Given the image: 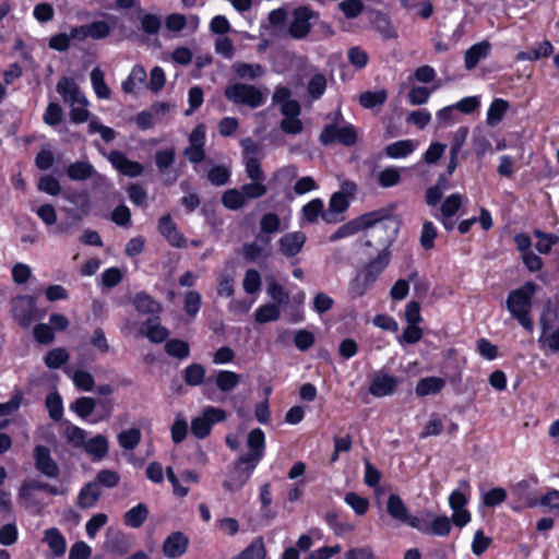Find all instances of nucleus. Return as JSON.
Wrapping results in <instances>:
<instances>
[{
  "mask_svg": "<svg viewBox=\"0 0 559 559\" xmlns=\"http://www.w3.org/2000/svg\"><path fill=\"white\" fill-rule=\"evenodd\" d=\"M368 227H374V233L384 230L386 237L382 243L388 245L394 240L399 230L397 223L391 218L388 210L380 209L358 216L342 226H340L331 236L330 241L334 242L343 238L350 237Z\"/></svg>",
  "mask_w": 559,
  "mask_h": 559,
  "instance_id": "obj_1",
  "label": "nucleus"
},
{
  "mask_svg": "<svg viewBox=\"0 0 559 559\" xmlns=\"http://www.w3.org/2000/svg\"><path fill=\"white\" fill-rule=\"evenodd\" d=\"M536 289L535 283L526 282L521 287L511 290L506 301L507 309L511 316L528 332H532L534 329V322L530 313Z\"/></svg>",
  "mask_w": 559,
  "mask_h": 559,
  "instance_id": "obj_2",
  "label": "nucleus"
},
{
  "mask_svg": "<svg viewBox=\"0 0 559 559\" xmlns=\"http://www.w3.org/2000/svg\"><path fill=\"white\" fill-rule=\"evenodd\" d=\"M319 140L325 146L335 143L353 146L358 141V131L354 124L344 121L342 114L337 111L334 120L322 129Z\"/></svg>",
  "mask_w": 559,
  "mask_h": 559,
  "instance_id": "obj_3",
  "label": "nucleus"
},
{
  "mask_svg": "<svg viewBox=\"0 0 559 559\" xmlns=\"http://www.w3.org/2000/svg\"><path fill=\"white\" fill-rule=\"evenodd\" d=\"M225 97L236 105H245L252 109L262 106L266 100V96L261 90L243 83L227 86Z\"/></svg>",
  "mask_w": 559,
  "mask_h": 559,
  "instance_id": "obj_4",
  "label": "nucleus"
},
{
  "mask_svg": "<svg viewBox=\"0 0 559 559\" xmlns=\"http://www.w3.org/2000/svg\"><path fill=\"white\" fill-rule=\"evenodd\" d=\"M537 484V477L531 476L510 486L511 495L514 498V503L511 506L513 511L519 512L524 508H535L538 506L537 498L534 495V488Z\"/></svg>",
  "mask_w": 559,
  "mask_h": 559,
  "instance_id": "obj_5",
  "label": "nucleus"
},
{
  "mask_svg": "<svg viewBox=\"0 0 559 559\" xmlns=\"http://www.w3.org/2000/svg\"><path fill=\"white\" fill-rule=\"evenodd\" d=\"M11 314L13 320L22 328H29L37 317L36 300L28 295L16 296L11 299Z\"/></svg>",
  "mask_w": 559,
  "mask_h": 559,
  "instance_id": "obj_6",
  "label": "nucleus"
},
{
  "mask_svg": "<svg viewBox=\"0 0 559 559\" xmlns=\"http://www.w3.org/2000/svg\"><path fill=\"white\" fill-rule=\"evenodd\" d=\"M226 413L222 408L207 406L203 409L201 416L191 421V431L198 439H204L212 430V426L216 423L224 421Z\"/></svg>",
  "mask_w": 559,
  "mask_h": 559,
  "instance_id": "obj_7",
  "label": "nucleus"
},
{
  "mask_svg": "<svg viewBox=\"0 0 559 559\" xmlns=\"http://www.w3.org/2000/svg\"><path fill=\"white\" fill-rule=\"evenodd\" d=\"M257 466L243 456H240L229 473L228 478L224 481L223 487L228 491L240 489L250 479Z\"/></svg>",
  "mask_w": 559,
  "mask_h": 559,
  "instance_id": "obj_8",
  "label": "nucleus"
},
{
  "mask_svg": "<svg viewBox=\"0 0 559 559\" xmlns=\"http://www.w3.org/2000/svg\"><path fill=\"white\" fill-rule=\"evenodd\" d=\"M206 128L198 124L189 135V145L183 150V155L192 164H200L205 159Z\"/></svg>",
  "mask_w": 559,
  "mask_h": 559,
  "instance_id": "obj_9",
  "label": "nucleus"
},
{
  "mask_svg": "<svg viewBox=\"0 0 559 559\" xmlns=\"http://www.w3.org/2000/svg\"><path fill=\"white\" fill-rule=\"evenodd\" d=\"M314 12L308 7H298L293 11V17L288 26V34L295 39L307 37L311 29L310 21Z\"/></svg>",
  "mask_w": 559,
  "mask_h": 559,
  "instance_id": "obj_10",
  "label": "nucleus"
},
{
  "mask_svg": "<svg viewBox=\"0 0 559 559\" xmlns=\"http://www.w3.org/2000/svg\"><path fill=\"white\" fill-rule=\"evenodd\" d=\"M400 383L401 379L399 377L378 371L372 376L369 392L376 397L392 395Z\"/></svg>",
  "mask_w": 559,
  "mask_h": 559,
  "instance_id": "obj_11",
  "label": "nucleus"
},
{
  "mask_svg": "<svg viewBox=\"0 0 559 559\" xmlns=\"http://www.w3.org/2000/svg\"><path fill=\"white\" fill-rule=\"evenodd\" d=\"M109 163L123 176L130 178L140 177L144 167L141 163L129 159L124 153L120 151H112L106 155Z\"/></svg>",
  "mask_w": 559,
  "mask_h": 559,
  "instance_id": "obj_12",
  "label": "nucleus"
},
{
  "mask_svg": "<svg viewBox=\"0 0 559 559\" xmlns=\"http://www.w3.org/2000/svg\"><path fill=\"white\" fill-rule=\"evenodd\" d=\"M249 452L242 455L249 462L258 465L264 456L265 436L260 428L252 429L247 437Z\"/></svg>",
  "mask_w": 559,
  "mask_h": 559,
  "instance_id": "obj_13",
  "label": "nucleus"
},
{
  "mask_svg": "<svg viewBox=\"0 0 559 559\" xmlns=\"http://www.w3.org/2000/svg\"><path fill=\"white\" fill-rule=\"evenodd\" d=\"M158 231L166 238L170 246L185 248L187 239L178 230L177 225L169 214L163 215L158 221Z\"/></svg>",
  "mask_w": 559,
  "mask_h": 559,
  "instance_id": "obj_14",
  "label": "nucleus"
},
{
  "mask_svg": "<svg viewBox=\"0 0 559 559\" xmlns=\"http://www.w3.org/2000/svg\"><path fill=\"white\" fill-rule=\"evenodd\" d=\"M307 237L302 231L287 233L278 240L280 251L286 258H293L301 252Z\"/></svg>",
  "mask_w": 559,
  "mask_h": 559,
  "instance_id": "obj_15",
  "label": "nucleus"
},
{
  "mask_svg": "<svg viewBox=\"0 0 559 559\" xmlns=\"http://www.w3.org/2000/svg\"><path fill=\"white\" fill-rule=\"evenodd\" d=\"M189 539L181 532L171 533L163 544L165 557L175 559L181 557L188 549Z\"/></svg>",
  "mask_w": 559,
  "mask_h": 559,
  "instance_id": "obj_16",
  "label": "nucleus"
},
{
  "mask_svg": "<svg viewBox=\"0 0 559 559\" xmlns=\"http://www.w3.org/2000/svg\"><path fill=\"white\" fill-rule=\"evenodd\" d=\"M35 463L36 468L49 478H56L59 475V467L51 459L50 451L45 445H37L35 448Z\"/></svg>",
  "mask_w": 559,
  "mask_h": 559,
  "instance_id": "obj_17",
  "label": "nucleus"
},
{
  "mask_svg": "<svg viewBox=\"0 0 559 559\" xmlns=\"http://www.w3.org/2000/svg\"><path fill=\"white\" fill-rule=\"evenodd\" d=\"M281 230V218L275 213H266L260 219V230L257 235L259 240L264 246L271 242V235H274Z\"/></svg>",
  "mask_w": 559,
  "mask_h": 559,
  "instance_id": "obj_18",
  "label": "nucleus"
},
{
  "mask_svg": "<svg viewBox=\"0 0 559 559\" xmlns=\"http://www.w3.org/2000/svg\"><path fill=\"white\" fill-rule=\"evenodd\" d=\"M57 92L61 95L64 103L67 104L85 103V96L80 91L73 79L66 76L61 78L57 83Z\"/></svg>",
  "mask_w": 559,
  "mask_h": 559,
  "instance_id": "obj_19",
  "label": "nucleus"
},
{
  "mask_svg": "<svg viewBox=\"0 0 559 559\" xmlns=\"http://www.w3.org/2000/svg\"><path fill=\"white\" fill-rule=\"evenodd\" d=\"M43 543L48 546L55 557H62L67 551V540L57 527H50L44 532Z\"/></svg>",
  "mask_w": 559,
  "mask_h": 559,
  "instance_id": "obj_20",
  "label": "nucleus"
},
{
  "mask_svg": "<svg viewBox=\"0 0 559 559\" xmlns=\"http://www.w3.org/2000/svg\"><path fill=\"white\" fill-rule=\"evenodd\" d=\"M348 206L349 201L344 191L333 193L329 202V211L323 214V219L328 223L336 222V215L345 212Z\"/></svg>",
  "mask_w": 559,
  "mask_h": 559,
  "instance_id": "obj_21",
  "label": "nucleus"
},
{
  "mask_svg": "<svg viewBox=\"0 0 559 559\" xmlns=\"http://www.w3.org/2000/svg\"><path fill=\"white\" fill-rule=\"evenodd\" d=\"M102 496L98 483L90 481L84 485L78 496V507L81 509L93 508Z\"/></svg>",
  "mask_w": 559,
  "mask_h": 559,
  "instance_id": "obj_22",
  "label": "nucleus"
},
{
  "mask_svg": "<svg viewBox=\"0 0 559 559\" xmlns=\"http://www.w3.org/2000/svg\"><path fill=\"white\" fill-rule=\"evenodd\" d=\"M555 48L549 40H544L536 44L527 51H520L516 53V61H537L542 58H547L554 52Z\"/></svg>",
  "mask_w": 559,
  "mask_h": 559,
  "instance_id": "obj_23",
  "label": "nucleus"
},
{
  "mask_svg": "<svg viewBox=\"0 0 559 559\" xmlns=\"http://www.w3.org/2000/svg\"><path fill=\"white\" fill-rule=\"evenodd\" d=\"M417 148V142L411 139L400 140L385 146L386 157L393 159L405 158Z\"/></svg>",
  "mask_w": 559,
  "mask_h": 559,
  "instance_id": "obj_24",
  "label": "nucleus"
},
{
  "mask_svg": "<svg viewBox=\"0 0 559 559\" xmlns=\"http://www.w3.org/2000/svg\"><path fill=\"white\" fill-rule=\"evenodd\" d=\"M509 108L510 104L508 100L503 98H495L488 107L486 114V123L489 127L495 128L503 120Z\"/></svg>",
  "mask_w": 559,
  "mask_h": 559,
  "instance_id": "obj_25",
  "label": "nucleus"
},
{
  "mask_svg": "<svg viewBox=\"0 0 559 559\" xmlns=\"http://www.w3.org/2000/svg\"><path fill=\"white\" fill-rule=\"evenodd\" d=\"M490 48H491L490 44L486 40L480 41V43L475 44L472 47H469L466 50L465 56H464L465 68L467 70H472V69L476 68L478 62L480 60L485 59L489 55Z\"/></svg>",
  "mask_w": 559,
  "mask_h": 559,
  "instance_id": "obj_26",
  "label": "nucleus"
},
{
  "mask_svg": "<svg viewBox=\"0 0 559 559\" xmlns=\"http://www.w3.org/2000/svg\"><path fill=\"white\" fill-rule=\"evenodd\" d=\"M445 386V380L439 377L421 378L415 388V393L419 397L438 394Z\"/></svg>",
  "mask_w": 559,
  "mask_h": 559,
  "instance_id": "obj_27",
  "label": "nucleus"
},
{
  "mask_svg": "<svg viewBox=\"0 0 559 559\" xmlns=\"http://www.w3.org/2000/svg\"><path fill=\"white\" fill-rule=\"evenodd\" d=\"M376 283V281L365 271L360 270L350 281L348 292L352 297L357 298L364 296Z\"/></svg>",
  "mask_w": 559,
  "mask_h": 559,
  "instance_id": "obj_28",
  "label": "nucleus"
},
{
  "mask_svg": "<svg viewBox=\"0 0 559 559\" xmlns=\"http://www.w3.org/2000/svg\"><path fill=\"white\" fill-rule=\"evenodd\" d=\"M215 384L223 393L234 391L240 383L241 377L231 370H218L215 376Z\"/></svg>",
  "mask_w": 559,
  "mask_h": 559,
  "instance_id": "obj_29",
  "label": "nucleus"
},
{
  "mask_svg": "<svg viewBox=\"0 0 559 559\" xmlns=\"http://www.w3.org/2000/svg\"><path fill=\"white\" fill-rule=\"evenodd\" d=\"M96 174L94 166L87 160L72 163L67 168V175L71 180L82 181Z\"/></svg>",
  "mask_w": 559,
  "mask_h": 559,
  "instance_id": "obj_30",
  "label": "nucleus"
},
{
  "mask_svg": "<svg viewBox=\"0 0 559 559\" xmlns=\"http://www.w3.org/2000/svg\"><path fill=\"white\" fill-rule=\"evenodd\" d=\"M391 260V252L389 249H382L376 259L370 261L364 269L368 275H370L374 281L378 280L380 274L385 270Z\"/></svg>",
  "mask_w": 559,
  "mask_h": 559,
  "instance_id": "obj_31",
  "label": "nucleus"
},
{
  "mask_svg": "<svg viewBox=\"0 0 559 559\" xmlns=\"http://www.w3.org/2000/svg\"><path fill=\"white\" fill-rule=\"evenodd\" d=\"M143 333L152 343H163L169 336V331L156 319H148L143 324Z\"/></svg>",
  "mask_w": 559,
  "mask_h": 559,
  "instance_id": "obj_32",
  "label": "nucleus"
},
{
  "mask_svg": "<svg viewBox=\"0 0 559 559\" xmlns=\"http://www.w3.org/2000/svg\"><path fill=\"white\" fill-rule=\"evenodd\" d=\"M147 516L148 509L146 504L139 503L124 513L123 521L127 526L139 528L146 521Z\"/></svg>",
  "mask_w": 559,
  "mask_h": 559,
  "instance_id": "obj_33",
  "label": "nucleus"
},
{
  "mask_svg": "<svg viewBox=\"0 0 559 559\" xmlns=\"http://www.w3.org/2000/svg\"><path fill=\"white\" fill-rule=\"evenodd\" d=\"M133 306L139 312L144 314L158 313L162 309L159 302L145 292H140L134 296Z\"/></svg>",
  "mask_w": 559,
  "mask_h": 559,
  "instance_id": "obj_34",
  "label": "nucleus"
},
{
  "mask_svg": "<svg viewBox=\"0 0 559 559\" xmlns=\"http://www.w3.org/2000/svg\"><path fill=\"white\" fill-rule=\"evenodd\" d=\"M84 450L94 460H102L108 453V441L104 436L97 435L85 442Z\"/></svg>",
  "mask_w": 559,
  "mask_h": 559,
  "instance_id": "obj_35",
  "label": "nucleus"
},
{
  "mask_svg": "<svg viewBox=\"0 0 559 559\" xmlns=\"http://www.w3.org/2000/svg\"><path fill=\"white\" fill-rule=\"evenodd\" d=\"M235 73L245 80H255L265 73L264 67L259 63L237 62L234 64Z\"/></svg>",
  "mask_w": 559,
  "mask_h": 559,
  "instance_id": "obj_36",
  "label": "nucleus"
},
{
  "mask_svg": "<svg viewBox=\"0 0 559 559\" xmlns=\"http://www.w3.org/2000/svg\"><path fill=\"white\" fill-rule=\"evenodd\" d=\"M386 511L392 519L400 522L406 520V515L408 514L407 507L405 506L402 498L396 493H391L389 496L386 502Z\"/></svg>",
  "mask_w": 559,
  "mask_h": 559,
  "instance_id": "obj_37",
  "label": "nucleus"
},
{
  "mask_svg": "<svg viewBox=\"0 0 559 559\" xmlns=\"http://www.w3.org/2000/svg\"><path fill=\"white\" fill-rule=\"evenodd\" d=\"M205 368L198 362L190 364L183 370V380L187 385L199 386L205 380Z\"/></svg>",
  "mask_w": 559,
  "mask_h": 559,
  "instance_id": "obj_38",
  "label": "nucleus"
},
{
  "mask_svg": "<svg viewBox=\"0 0 559 559\" xmlns=\"http://www.w3.org/2000/svg\"><path fill=\"white\" fill-rule=\"evenodd\" d=\"M91 83L98 98H110L111 91L105 82L104 72L98 67L94 68L91 72Z\"/></svg>",
  "mask_w": 559,
  "mask_h": 559,
  "instance_id": "obj_39",
  "label": "nucleus"
},
{
  "mask_svg": "<svg viewBox=\"0 0 559 559\" xmlns=\"http://www.w3.org/2000/svg\"><path fill=\"white\" fill-rule=\"evenodd\" d=\"M386 98L388 93L385 90L367 91L360 94L359 104L366 109H371L377 106H382L386 102Z\"/></svg>",
  "mask_w": 559,
  "mask_h": 559,
  "instance_id": "obj_40",
  "label": "nucleus"
},
{
  "mask_svg": "<svg viewBox=\"0 0 559 559\" xmlns=\"http://www.w3.org/2000/svg\"><path fill=\"white\" fill-rule=\"evenodd\" d=\"M176 150L175 147H167L158 150L154 154L155 165L160 175L167 174L168 168L175 163Z\"/></svg>",
  "mask_w": 559,
  "mask_h": 559,
  "instance_id": "obj_41",
  "label": "nucleus"
},
{
  "mask_svg": "<svg viewBox=\"0 0 559 559\" xmlns=\"http://www.w3.org/2000/svg\"><path fill=\"white\" fill-rule=\"evenodd\" d=\"M95 407L96 400L90 396H81L69 406L70 411L82 419H86L94 412Z\"/></svg>",
  "mask_w": 559,
  "mask_h": 559,
  "instance_id": "obj_42",
  "label": "nucleus"
},
{
  "mask_svg": "<svg viewBox=\"0 0 559 559\" xmlns=\"http://www.w3.org/2000/svg\"><path fill=\"white\" fill-rule=\"evenodd\" d=\"M46 408L49 417L55 421H60L63 416V402L58 392H51L46 396Z\"/></svg>",
  "mask_w": 559,
  "mask_h": 559,
  "instance_id": "obj_43",
  "label": "nucleus"
},
{
  "mask_svg": "<svg viewBox=\"0 0 559 559\" xmlns=\"http://www.w3.org/2000/svg\"><path fill=\"white\" fill-rule=\"evenodd\" d=\"M66 373L72 379L74 385L79 390L85 392L93 391L95 386V381L90 372L85 370H75L73 372L67 370Z\"/></svg>",
  "mask_w": 559,
  "mask_h": 559,
  "instance_id": "obj_44",
  "label": "nucleus"
},
{
  "mask_svg": "<svg viewBox=\"0 0 559 559\" xmlns=\"http://www.w3.org/2000/svg\"><path fill=\"white\" fill-rule=\"evenodd\" d=\"M507 490L502 487H495L480 496V503L487 508H495L507 500Z\"/></svg>",
  "mask_w": 559,
  "mask_h": 559,
  "instance_id": "obj_45",
  "label": "nucleus"
},
{
  "mask_svg": "<svg viewBox=\"0 0 559 559\" xmlns=\"http://www.w3.org/2000/svg\"><path fill=\"white\" fill-rule=\"evenodd\" d=\"M439 87V85H435L432 87L428 86H413L407 95L408 102L413 106L424 105L426 104L430 95Z\"/></svg>",
  "mask_w": 559,
  "mask_h": 559,
  "instance_id": "obj_46",
  "label": "nucleus"
},
{
  "mask_svg": "<svg viewBox=\"0 0 559 559\" xmlns=\"http://www.w3.org/2000/svg\"><path fill=\"white\" fill-rule=\"evenodd\" d=\"M222 203L226 209L237 211L246 204V199L241 189H229L224 192Z\"/></svg>",
  "mask_w": 559,
  "mask_h": 559,
  "instance_id": "obj_47",
  "label": "nucleus"
},
{
  "mask_svg": "<svg viewBox=\"0 0 559 559\" xmlns=\"http://www.w3.org/2000/svg\"><path fill=\"white\" fill-rule=\"evenodd\" d=\"M281 316V311L277 305L275 304H266L260 306L254 311L255 321L259 323H267L272 321L278 320Z\"/></svg>",
  "mask_w": 559,
  "mask_h": 559,
  "instance_id": "obj_48",
  "label": "nucleus"
},
{
  "mask_svg": "<svg viewBox=\"0 0 559 559\" xmlns=\"http://www.w3.org/2000/svg\"><path fill=\"white\" fill-rule=\"evenodd\" d=\"M165 352L171 357L186 359L190 355V347L187 342L173 338L166 342Z\"/></svg>",
  "mask_w": 559,
  "mask_h": 559,
  "instance_id": "obj_49",
  "label": "nucleus"
},
{
  "mask_svg": "<svg viewBox=\"0 0 559 559\" xmlns=\"http://www.w3.org/2000/svg\"><path fill=\"white\" fill-rule=\"evenodd\" d=\"M452 523L449 516L439 515L428 523V533L436 536H448L451 532Z\"/></svg>",
  "mask_w": 559,
  "mask_h": 559,
  "instance_id": "obj_50",
  "label": "nucleus"
},
{
  "mask_svg": "<svg viewBox=\"0 0 559 559\" xmlns=\"http://www.w3.org/2000/svg\"><path fill=\"white\" fill-rule=\"evenodd\" d=\"M141 441V431L138 428H130L118 435L119 445L124 450H134Z\"/></svg>",
  "mask_w": 559,
  "mask_h": 559,
  "instance_id": "obj_51",
  "label": "nucleus"
},
{
  "mask_svg": "<svg viewBox=\"0 0 559 559\" xmlns=\"http://www.w3.org/2000/svg\"><path fill=\"white\" fill-rule=\"evenodd\" d=\"M202 305V297L197 290H189L185 294L183 311L190 317L194 318L200 311Z\"/></svg>",
  "mask_w": 559,
  "mask_h": 559,
  "instance_id": "obj_52",
  "label": "nucleus"
},
{
  "mask_svg": "<svg viewBox=\"0 0 559 559\" xmlns=\"http://www.w3.org/2000/svg\"><path fill=\"white\" fill-rule=\"evenodd\" d=\"M540 347L547 348L552 353L559 352V326L550 330L542 331L538 337Z\"/></svg>",
  "mask_w": 559,
  "mask_h": 559,
  "instance_id": "obj_53",
  "label": "nucleus"
},
{
  "mask_svg": "<svg viewBox=\"0 0 559 559\" xmlns=\"http://www.w3.org/2000/svg\"><path fill=\"white\" fill-rule=\"evenodd\" d=\"M259 240L247 242L242 246V255L247 261L255 262L259 259H266L269 253L265 248L259 245Z\"/></svg>",
  "mask_w": 559,
  "mask_h": 559,
  "instance_id": "obj_54",
  "label": "nucleus"
},
{
  "mask_svg": "<svg viewBox=\"0 0 559 559\" xmlns=\"http://www.w3.org/2000/svg\"><path fill=\"white\" fill-rule=\"evenodd\" d=\"M64 436L67 441L74 448L84 447L86 442V431L71 423L67 424Z\"/></svg>",
  "mask_w": 559,
  "mask_h": 559,
  "instance_id": "obj_55",
  "label": "nucleus"
},
{
  "mask_svg": "<svg viewBox=\"0 0 559 559\" xmlns=\"http://www.w3.org/2000/svg\"><path fill=\"white\" fill-rule=\"evenodd\" d=\"M69 360L67 349L58 347L49 350L44 358L46 366L50 369H58Z\"/></svg>",
  "mask_w": 559,
  "mask_h": 559,
  "instance_id": "obj_56",
  "label": "nucleus"
},
{
  "mask_svg": "<svg viewBox=\"0 0 559 559\" xmlns=\"http://www.w3.org/2000/svg\"><path fill=\"white\" fill-rule=\"evenodd\" d=\"M261 275L255 269H249L242 280L243 290L248 295L257 294L261 289Z\"/></svg>",
  "mask_w": 559,
  "mask_h": 559,
  "instance_id": "obj_57",
  "label": "nucleus"
},
{
  "mask_svg": "<svg viewBox=\"0 0 559 559\" xmlns=\"http://www.w3.org/2000/svg\"><path fill=\"white\" fill-rule=\"evenodd\" d=\"M326 90V79L322 73H317L311 76L308 82L307 91L309 96L317 100L321 98Z\"/></svg>",
  "mask_w": 559,
  "mask_h": 559,
  "instance_id": "obj_58",
  "label": "nucleus"
},
{
  "mask_svg": "<svg viewBox=\"0 0 559 559\" xmlns=\"http://www.w3.org/2000/svg\"><path fill=\"white\" fill-rule=\"evenodd\" d=\"M462 201L463 197L460 193L449 195L441 204V216L445 218L454 216L459 212Z\"/></svg>",
  "mask_w": 559,
  "mask_h": 559,
  "instance_id": "obj_59",
  "label": "nucleus"
},
{
  "mask_svg": "<svg viewBox=\"0 0 559 559\" xmlns=\"http://www.w3.org/2000/svg\"><path fill=\"white\" fill-rule=\"evenodd\" d=\"M344 501L357 515H364L368 511L369 500L356 492H347L344 497Z\"/></svg>",
  "mask_w": 559,
  "mask_h": 559,
  "instance_id": "obj_60",
  "label": "nucleus"
},
{
  "mask_svg": "<svg viewBox=\"0 0 559 559\" xmlns=\"http://www.w3.org/2000/svg\"><path fill=\"white\" fill-rule=\"evenodd\" d=\"M438 235L437 227L430 221L423 224L420 233V245L425 250H431L435 247V239Z\"/></svg>",
  "mask_w": 559,
  "mask_h": 559,
  "instance_id": "obj_61",
  "label": "nucleus"
},
{
  "mask_svg": "<svg viewBox=\"0 0 559 559\" xmlns=\"http://www.w3.org/2000/svg\"><path fill=\"white\" fill-rule=\"evenodd\" d=\"M323 207L324 203L321 199H313L302 206V215L307 222L313 223L319 215L323 216Z\"/></svg>",
  "mask_w": 559,
  "mask_h": 559,
  "instance_id": "obj_62",
  "label": "nucleus"
},
{
  "mask_svg": "<svg viewBox=\"0 0 559 559\" xmlns=\"http://www.w3.org/2000/svg\"><path fill=\"white\" fill-rule=\"evenodd\" d=\"M401 181L400 169L396 167H386L378 176V182L382 188L396 186Z\"/></svg>",
  "mask_w": 559,
  "mask_h": 559,
  "instance_id": "obj_63",
  "label": "nucleus"
},
{
  "mask_svg": "<svg viewBox=\"0 0 559 559\" xmlns=\"http://www.w3.org/2000/svg\"><path fill=\"white\" fill-rule=\"evenodd\" d=\"M538 506L559 513V490L550 489L539 499H537Z\"/></svg>",
  "mask_w": 559,
  "mask_h": 559,
  "instance_id": "obj_64",
  "label": "nucleus"
}]
</instances>
